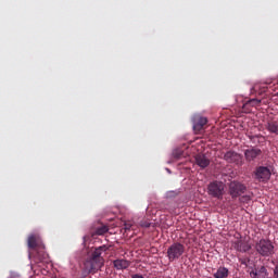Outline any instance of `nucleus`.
<instances>
[{
	"instance_id": "nucleus-15",
	"label": "nucleus",
	"mask_w": 278,
	"mask_h": 278,
	"mask_svg": "<svg viewBox=\"0 0 278 278\" xmlns=\"http://www.w3.org/2000/svg\"><path fill=\"white\" fill-rule=\"evenodd\" d=\"M34 257L37 260V262H46V260H48L49 254H47V252L45 251V245L42 249L35 250Z\"/></svg>"
},
{
	"instance_id": "nucleus-11",
	"label": "nucleus",
	"mask_w": 278,
	"mask_h": 278,
	"mask_svg": "<svg viewBox=\"0 0 278 278\" xmlns=\"http://www.w3.org/2000/svg\"><path fill=\"white\" fill-rule=\"evenodd\" d=\"M251 278H266L268 277V269L265 266H261L260 268L252 269L250 271Z\"/></svg>"
},
{
	"instance_id": "nucleus-1",
	"label": "nucleus",
	"mask_w": 278,
	"mask_h": 278,
	"mask_svg": "<svg viewBox=\"0 0 278 278\" xmlns=\"http://www.w3.org/2000/svg\"><path fill=\"white\" fill-rule=\"evenodd\" d=\"M103 251H105V247H99L91 253L90 273H96V270L103 268V265L105 264V260L101 256Z\"/></svg>"
},
{
	"instance_id": "nucleus-18",
	"label": "nucleus",
	"mask_w": 278,
	"mask_h": 278,
	"mask_svg": "<svg viewBox=\"0 0 278 278\" xmlns=\"http://www.w3.org/2000/svg\"><path fill=\"white\" fill-rule=\"evenodd\" d=\"M262 103L261 99H250L245 102L244 105H251L252 108H257Z\"/></svg>"
},
{
	"instance_id": "nucleus-5",
	"label": "nucleus",
	"mask_w": 278,
	"mask_h": 278,
	"mask_svg": "<svg viewBox=\"0 0 278 278\" xmlns=\"http://www.w3.org/2000/svg\"><path fill=\"white\" fill-rule=\"evenodd\" d=\"M244 192H247V186L242 182L233 180L229 184V194L231 199H238V197H242Z\"/></svg>"
},
{
	"instance_id": "nucleus-13",
	"label": "nucleus",
	"mask_w": 278,
	"mask_h": 278,
	"mask_svg": "<svg viewBox=\"0 0 278 278\" xmlns=\"http://www.w3.org/2000/svg\"><path fill=\"white\" fill-rule=\"evenodd\" d=\"M113 266L116 268V270H126V268L131 266V262L125 258H117L113 261Z\"/></svg>"
},
{
	"instance_id": "nucleus-9",
	"label": "nucleus",
	"mask_w": 278,
	"mask_h": 278,
	"mask_svg": "<svg viewBox=\"0 0 278 278\" xmlns=\"http://www.w3.org/2000/svg\"><path fill=\"white\" fill-rule=\"evenodd\" d=\"M224 159L229 164H237V166H242V154L235 151H228L225 153Z\"/></svg>"
},
{
	"instance_id": "nucleus-17",
	"label": "nucleus",
	"mask_w": 278,
	"mask_h": 278,
	"mask_svg": "<svg viewBox=\"0 0 278 278\" xmlns=\"http://www.w3.org/2000/svg\"><path fill=\"white\" fill-rule=\"evenodd\" d=\"M267 129L270 131V134H277L278 135V124L276 122H271L267 124Z\"/></svg>"
},
{
	"instance_id": "nucleus-25",
	"label": "nucleus",
	"mask_w": 278,
	"mask_h": 278,
	"mask_svg": "<svg viewBox=\"0 0 278 278\" xmlns=\"http://www.w3.org/2000/svg\"><path fill=\"white\" fill-rule=\"evenodd\" d=\"M141 227L149 228V227H151V224H150V223H148V222H146V223L141 224Z\"/></svg>"
},
{
	"instance_id": "nucleus-8",
	"label": "nucleus",
	"mask_w": 278,
	"mask_h": 278,
	"mask_svg": "<svg viewBox=\"0 0 278 278\" xmlns=\"http://www.w3.org/2000/svg\"><path fill=\"white\" fill-rule=\"evenodd\" d=\"M262 155V149L250 147L244 150V159L247 162H255L257 157H261Z\"/></svg>"
},
{
	"instance_id": "nucleus-6",
	"label": "nucleus",
	"mask_w": 278,
	"mask_h": 278,
	"mask_svg": "<svg viewBox=\"0 0 278 278\" xmlns=\"http://www.w3.org/2000/svg\"><path fill=\"white\" fill-rule=\"evenodd\" d=\"M231 248L239 253H249V251L252 249L251 243H249V241L242 237L232 241Z\"/></svg>"
},
{
	"instance_id": "nucleus-27",
	"label": "nucleus",
	"mask_w": 278,
	"mask_h": 278,
	"mask_svg": "<svg viewBox=\"0 0 278 278\" xmlns=\"http://www.w3.org/2000/svg\"><path fill=\"white\" fill-rule=\"evenodd\" d=\"M255 138H257V136H249V139L251 140V142H255Z\"/></svg>"
},
{
	"instance_id": "nucleus-2",
	"label": "nucleus",
	"mask_w": 278,
	"mask_h": 278,
	"mask_svg": "<svg viewBox=\"0 0 278 278\" xmlns=\"http://www.w3.org/2000/svg\"><path fill=\"white\" fill-rule=\"evenodd\" d=\"M255 250L258 255H262L263 257H270V255L275 253V245H273L270 240L261 239L256 242Z\"/></svg>"
},
{
	"instance_id": "nucleus-26",
	"label": "nucleus",
	"mask_w": 278,
	"mask_h": 278,
	"mask_svg": "<svg viewBox=\"0 0 278 278\" xmlns=\"http://www.w3.org/2000/svg\"><path fill=\"white\" fill-rule=\"evenodd\" d=\"M174 157H176V159H179V157H181V152H179V153H177V152H174Z\"/></svg>"
},
{
	"instance_id": "nucleus-4",
	"label": "nucleus",
	"mask_w": 278,
	"mask_h": 278,
	"mask_svg": "<svg viewBox=\"0 0 278 278\" xmlns=\"http://www.w3.org/2000/svg\"><path fill=\"white\" fill-rule=\"evenodd\" d=\"M184 253H186V245L175 242L167 249V260L175 262V260H179Z\"/></svg>"
},
{
	"instance_id": "nucleus-12",
	"label": "nucleus",
	"mask_w": 278,
	"mask_h": 278,
	"mask_svg": "<svg viewBox=\"0 0 278 278\" xmlns=\"http://www.w3.org/2000/svg\"><path fill=\"white\" fill-rule=\"evenodd\" d=\"M205 125H207V117L195 116L193 118V129L195 131H201Z\"/></svg>"
},
{
	"instance_id": "nucleus-23",
	"label": "nucleus",
	"mask_w": 278,
	"mask_h": 278,
	"mask_svg": "<svg viewBox=\"0 0 278 278\" xmlns=\"http://www.w3.org/2000/svg\"><path fill=\"white\" fill-rule=\"evenodd\" d=\"M241 203H249L251 201V197L249 195H243L240 198Z\"/></svg>"
},
{
	"instance_id": "nucleus-19",
	"label": "nucleus",
	"mask_w": 278,
	"mask_h": 278,
	"mask_svg": "<svg viewBox=\"0 0 278 278\" xmlns=\"http://www.w3.org/2000/svg\"><path fill=\"white\" fill-rule=\"evenodd\" d=\"M109 230L108 226H100L97 228L96 233L97 236H103L104 233H108Z\"/></svg>"
},
{
	"instance_id": "nucleus-10",
	"label": "nucleus",
	"mask_w": 278,
	"mask_h": 278,
	"mask_svg": "<svg viewBox=\"0 0 278 278\" xmlns=\"http://www.w3.org/2000/svg\"><path fill=\"white\" fill-rule=\"evenodd\" d=\"M28 247L33 251H36L37 249H43L45 248V243H42V240L40 239V237H38L36 235H30L28 237Z\"/></svg>"
},
{
	"instance_id": "nucleus-24",
	"label": "nucleus",
	"mask_w": 278,
	"mask_h": 278,
	"mask_svg": "<svg viewBox=\"0 0 278 278\" xmlns=\"http://www.w3.org/2000/svg\"><path fill=\"white\" fill-rule=\"evenodd\" d=\"M274 277L278 278V265L274 268Z\"/></svg>"
},
{
	"instance_id": "nucleus-22",
	"label": "nucleus",
	"mask_w": 278,
	"mask_h": 278,
	"mask_svg": "<svg viewBox=\"0 0 278 278\" xmlns=\"http://www.w3.org/2000/svg\"><path fill=\"white\" fill-rule=\"evenodd\" d=\"M131 227H134V224H131V222H126L124 224L125 231H129L131 229Z\"/></svg>"
},
{
	"instance_id": "nucleus-7",
	"label": "nucleus",
	"mask_w": 278,
	"mask_h": 278,
	"mask_svg": "<svg viewBox=\"0 0 278 278\" xmlns=\"http://www.w3.org/2000/svg\"><path fill=\"white\" fill-rule=\"evenodd\" d=\"M271 175L273 173H270V168L266 166H258L254 172V177L256 181H262V182L268 181Z\"/></svg>"
},
{
	"instance_id": "nucleus-20",
	"label": "nucleus",
	"mask_w": 278,
	"mask_h": 278,
	"mask_svg": "<svg viewBox=\"0 0 278 278\" xmlns=\"http://www.w3.org/2000/svg\"><path fill=\"white\" fill-rule=\"evenodd\" d=\"M238 260L242 266H245V268L249 266V262H251V258L249 256L239 257Z\"/></svg>"
},
{
	"instance_id": "nucleus-3",
	"label": "nucleus",
	"mask_w": 278,
	"mask_h": 278,
	"mask_svg": "<svg viewBox=\"0 0 278 278\" xmlns=\"http://www.w3.org/2000/svg\"><path fill=\"white\" fill-rule=\"evenodd\" d=\"M207 192L210 197L214 199L223 200V195L225 194V184L223 181L214 180L208 184Z\"/></svg>"
},
{
	"instance_id": "nucleus-14",
	"label": "nucleus",
	"mask_w": 278,
	"mask_h": 278,
	"mask_svg": "<svg viewBox=\"0 0 278 278\" xmlns=\"http://www.w3.org/2000/svg\"><path fill=\"white\" fill-rule=\"evenodd\" d=\"M195 164L200 166V168H207L210 166V159L205 156V154L195 155Z\"/></svg>"
},
{
	"instance_id": "nucleus-21",
	"label": "nucleus",
	"mask_w": 278,
	"mask_h": 278,
	"mask_svg": "<svg viewBox=\"0 0 278 278\" xmlns=\"http://www.w3.org/2000/svg\"><path fill=\"white\" fill-rule=\"evenodd\" d=\"M253 92H257V90H261L260 93L266 92V87H262L261 85H254L252 88Z\"/></svg>"
},
{
	"instance_id": "nucleus-16",
	"label": "nucleus",
	"mask_w": 278,
	"mask_h": 278,
	"mask_svg": "<svg viewBox=\"0 0 278 278\" xmlns=\"http://www.w3.org/2000/svg\"><path fill=\"white\" fill-rule=\"evenodd\" d=\"M214 278H227L229 277V269L227 267H219L213 275Z\"/></svg>"
}]
</instances>
